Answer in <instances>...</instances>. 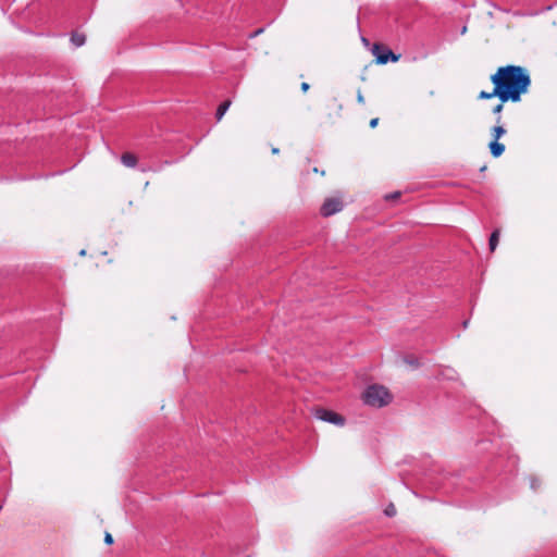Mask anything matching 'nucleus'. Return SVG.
<instances>
[{"label":"nucleus","instance_id":"nucleus-1","mask_svg":"<svg viewBox=\"0 0 557 557\" xmlns=\"http://www.w3.org/2000/svg\"><path fill=\"white\" fill-rule=\"evenodd\" d=\"M490 79L493 84L492 90L480 91L478 95L479 100L497 98L502 101L519 102L531 86L529 71L520 65L509 64L499 66L491 75Z\"/></svg>","mask_w":557,"mask_h":557},{"label":"nucleus","instance_id":"nucleus-2","mask_svg":"<svg viewBox=\"0 0 557 557\" xmlns=\"http://www.w3.org/2000/svg\"><path fill=\"white\" fill-rule=\"evenodd\" d=\"M362 399L369 406L381 408L387 406L393 396L385 386L373 384L363 392Z\"/></svg>","mask_w":557,"mask_h":557},{"label":"nucleus","instance_id":"nucleus-3","mask_svg":"<svg viewBox=\"0 0 557 557\" xmlns=\"http://www.w3.org/2000/svg\"><path fill=\"white\" fill-rule=\"evenodd\" d=\"M372 53L377 64H386L388 61L397 62L400 59V54H395L391 49L380 44L373 45Z\"/></svg>","mask_w":557,"mask_h":557},{"label":"nucleus","instance_id":"nucleus-4","mask_svg":"<svg viewBox=\"0 0 557 557\" xmlns=\"http://www.w3.org/2000/svg\"><path fill=\"white\" fill-rule=\"evenodd\" d=\"M314 416L319 420L335 424L337 426H344L346 422V419L342 414L321 407L314 409Z\"/></svg>","mask_w":557,"mask_h":557},{"label":"nucleus","instance_id":"nucleus-5","mask_svg":"<svg viewBox=\"0 0 557 557\" xmlns=\"http://www.w3.org/2000/svg\"><path fill=\"white\" fill-rule=\"evenodd\" d=\"M343 201L339 197L326 198L321 206L320 212L323 216L327 218L343 210Z\"/></svg>","mask_w":557,"mask_h":557},{"label":"nucleus","instance_id":"nucleus-6","mask_svg":"<svg viewBox=\"0 0 557 557\" xmlns=\"http://www.w3.org/2000/svg\"><path fill=\"white\" fill-rule=\"evenodd\" d=\"M506 134V129L502 124V116L496 117V125L491 128L492 140H499Z\"/></svg>","mask_w":557,"mask_h":557},{"label":"nucleus","instance_id":"nucleus-7","mask_svg":"<svg viewBox=\"0 0 557 557\" xmlns=\"http://www.w3.org/2000/svg\"><path fill=\"white\" fill-rule=\"evenodd\" d=\"M488 148H490L491 154L494 158H499L505 152V145L499 143V140H492L488 144Z\"/></svg>","mask_w":557,"mask_h":557},{"label":"nucleus","instance_id":"nucleus-8","mask_svg":"<svg viewBox=\"0 0 557 557\" xmlns=\"http://www.w3.org/2000/svg\"><path fill=\"white\" fill-rule=\"evenodd\" d=\"M121 161L127 168H135L137 165L138 159L132 152H124L121 157Z\"/></svg>","mask_w":557,"mask_h":557},{"label":"nucleus","instance_id":"nucleus-9","mask_svg":"<svg viewBox=\"0 0 557 557\" xmlns=\"http://www.w3.org/2000/svg\"><path fill=\"white\" fill-rule=\"evenodd\" d=\"M499 230H495L492 234H491V237H490V242H488V246H490V250L493 252L495 251L497 245H498V240H499Z\"/></svg>","mask_w":557,"mask_h":557},{"label":"nucleus","instance_id":"nucleus-10","mask_svg":"<svg viewBox=\"0 0 557 557\" xmlns=\"http://www.w3.org/2000/svg\"><path fill=\"white\" fill-rule=\"evenodd\" d=\"M231 100H226L224 102H222L218 110H216V120L220 121L223 115L225 114V112L228 110V108L231 107Z\"/></svg>","mask_w":557,"mask_h":557},{"label":"nucleus","instance_id":"nucleus-11","mask_svg":"<svg viewBox=\"0 0 557 557\" xmlns=\"http://www.w3.org/2000/svg\"><path fill=\"white\" fill-rule=\"evenodd\" d=\"M71 41L76 46V47H81L85 44L86 41V36L84 34H81V33H73L72 34V37H71Z\"/></svg>","mask_w":557,"mask_h":557},{"label":"nucleus","instance_id":"nucleus-12","mask_svg":"<svg viewBox=\"0 0 557 557\" xmlns=\"http://www.w3.org/2000/svg\"><path fill=\"white\" fill-rule=\"evenodd\" d=\"M499 102L493 107L492 112L496 114L497 116H500L502 111L504 110V106L507 101L498 100Z\"/></svg>","mask_w":557,"mask_h":557},{"label":"nucleus","instance_id":"nucleus-13","mask_svg":"<svg viewBox=\"0 0 557 557\" xmlns=\"http://www.w3.org/2000/svg\"><path fill=\"white\" fill-rule=\"evenodd\" d=\"M385 515L388 516V517H393L396 515V507L394 506V504H389L386 508H385Z\"/></svg>","mask_w":557,"mask_h":557},{"label":"nucleus","instance_id":"nucleus-14","mask_svg":"<svg viewBox=\"0 0 557 557\" xmlns=\"http://www.w3.org/2000/svg\"><path fill=\"white\" fill-rule=\"evenodd\" d=\"M400 197V191H395L393 194H389V195H386L385 196V199L386 200H396Z\"/></svg>","mask_w":557,"mask_h":557},{"label":"nucleus","instance_id":"nucleus-15","mask_svg":"<svg viewBox=\"0 0 557 557\" xmlns=\"http://www.w3.org/2000/svg\"><path fill=\"white\" fill-rule=\"evenodd\" d=\"M357 101L358 103L360 104H364L366 100H364V97H363V94L361 91V89H358L357 90Z\"/></svg>","mask_w":557,"mask_h":557},{"label":"nucleus","instance_id":"nucleus-16","mask_svg":"<svg viewBox=\"0 0 557 557\" xmlns=\"http://www.w3.org/2000/svg\"><path fill=\"white\" fill-rule=\"evenodd\" d=\"M104 543L108 545L113 544V537L109 532H106L104 534Z\"/></svg>","mask_w":557,"mask_h":557},{"label":"nucleus","instance_id":"nucleus-17","mask_svg":"<svg viewBox=\"0 0 557 557\" xmlns=\"http://www.w3.org/2000/svg\"><path fill=\"white\" fill-rule=\"evenodd\" d=\"M377 124H379V117H373L372 120H370L369 125L371 128H375L377 126Z\"/></svg>","mask_w":557,"mask_h":557},{"label":"nucleus","instance_id":"nucleus-18","mask_svg":"<svg viewBox=\"0 0 557 557\" xmlns=\"http://www.w3.org/2000/svg\"><path fill=\"white\" fill-rule=\"evenodd\" d=\"M309 88H310V85L308 83H305V82L301 83L300 89L302 92H307L309 90Z\"/></svg>","mask_w":557,"mask_h":557},{"label":"nucleus","instance_id":"nucleus-19","mask_svg":"<svg viewBox=\"0 0 557 557\" xmlns=\"http://www.w3.org/2000/svg\"><path fill=\"white\" fill-rule=\"evenodd\" d=\"M313 172H314V173H320L321 175H324V174H325V172H324V171H321V172H320V171L318 170V168H313Z\"/></svg>","mask_w":557,"mask_h":557},{"label":"nucleus","instance_id":"nucleus-20","mask_svg":"<svg viewBox=\"0 0 557 557\" xmlns=\"http://www.w3.org/2000/svg\"><path fill=\"white\" fill-rule=\"evenodd\" d=\"M278 152H280L278 148H272V153H273V154H276V153H278Z\"/></svg>","mask_w":557,"mask_h":557},{"label":"nucleus","instance_id":"nucleus-21","mask_svg":"<svg viewBox=\"0 0 557 557\" xmlns=\"http://www.w3.org/2000/svg\"><path fill=\"white\" fill-rule=\"evenodd\" d=\"M79 255H81V256H85V255H86V251L83 249V250H81Z\"/></svg>","mask_w":557,"mask_h":557},{"label":"nucleus","instance_id":"nucleus-22","mask_svg":"<svg viewBox=\"0 0 557 557\" xmlns=\"http://www.w3.org/2000/svg\"><path fill=\"white\" fill-rule=\"evenodd\" d=\"M468 324H469V322H468V321H465V322H463V326H465V327H467V326H468Z\"/></svg>","mask_w":557,"mask_h":557},{"label":"nucleus","instance_id":"nucleus-23","mask_svg":"<svg viewBox=\"0 0 557 557\" xmlns=\"http://www.w3.org/2000/svg\"><path fill=\"white\" fill-rule=\"evenodd\" d=\"M337 107H338V112H339V111L342 110V108H343V107H342V104H341V103H339V104H337Z\"/></svg>","mask_w":557,"mask_h":557}]
</instances>
